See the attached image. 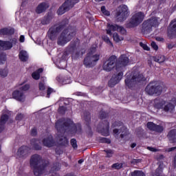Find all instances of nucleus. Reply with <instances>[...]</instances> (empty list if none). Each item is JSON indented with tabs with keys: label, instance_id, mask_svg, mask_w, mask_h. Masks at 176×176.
<instances>
[{
	"label": "nucleus",
	"instance_id": "1",
	"mask_svg": "<svg viewBox=\"0 0 176 176\" xmlns=\"http://www.w3.org/2000/svg\"><path fill=\"white\" fill-rule=\"evenodd\" d=\"M69 21H63L59 24H55L51 26L47 33V36L50 41H56L57 35L60 34L57 39V45L59 46H65L68 42L72 41L74 36L76 35V28L74 26H68Z\"/></svg>",
	"mask_w": 176,
	"mask_h": 176
},
{
	"label": "nucleus",
	"instance_id": "2",
	"mask_svg": "<svg viewBox=\"0 0 176 176\" xmlns=\"http://www.w3.org/2000/svg\"><path fill=\"white\" fill-rule=\"evenodd\" d=\"M30 164V168L33 170L34 175L41 176L46 171V168L49 167L50 162L47 160H44L42 162V157L38 154H34L31 156Z\"/></svg>",
	"mask_w": 176,
	"mask_h": 176
},
{
	"label": "nucleus",
	"instance_id": "3",
	"mask_svg": "<svg viewBox=\"0 0 176 176\" xmlns=\"http://www.w3.org/2000/svg\"><path fill=\"white\" fill-rule=\"evenodd\" d=\"M127 64H129V57H127L126 55H121L120 58H118V60L116 62V71L117 72H119L116 76H113L108 82L109 87H115L120 80H122V78H123V68H125L126 66H127Z\"/></svg>",
	"mask_w": 176,
	"mask_h": 176
},
{
	"label": "nucleus",
	"instance_id": "4",
	"mask_svg": "<svg viewBox=\"0 0 176 176\" xmlns=\"http://www.w3.org/2000/svg\"><path fill=\"white\" fill-rule=\"evenodd\" d=\"M55 127L58 131V133H66L67 130H69L72 133V134H76L78 132V129L82 130L80 125L77 126L74 121L71 119L67 118H60L58 120V121L55 124Z\"/></svg>",
	"mask_w": 176,
	"mask_h": 176
},
{
	"label": "nucleus",
	"instance_id": "5",
	"mask_svg": "<svg viewBox=\"0 0 176 176\" xmlns=\"http://www.w3.org/2000/svg\"><path fill=\"white\" fill-rule=\"evenodd\" d=\"M146 81V78L142 74H135V73H129L126 74V79L124 80L125 86L128 87V89H133V87H135L136 85H140V83H144V82Z\"/></svg>",
	"mask_w": 176,
	"mask_h": 176
},
{
	"label": "nucleus",
	"instance_id": "6",
	"mask_svg": "<svg viewBox=\"0 0 176 176\" xmlns=\"http://www.w3.org/2000/svg\"><path fill=\"white\" fill-rule=\"evenodd\" d=\"M145 91L148 96H160L163 93V87L157 81H151L146 85Z\"/></svg>",
	"mask_w": 176,
	"mask_h": 176
},
{
	"label": "nucleus",
	"instance_id": "7",
	"mask_svg": "<svg viewBox=\"0 0 176 176\" xmlns=\"http://www.w3.org/2000/svg\"><path fill=\"white\" fill-rule=\"evenodd\" d=\"M144 19H145L144 12H138L134 14L129 22L126 24V28H135V27H138L144 21Z\"/></svg>",
	"mask_w": 176,
	"mask_h": 176
},
{
	"label": "nucleus",
	"instance_id": "8",
	"mask_svg": "<svg viewBox=\"0 0 176 176\" xmlns=\"http://www.w3.org/2000/svg\"><path fill=\"white\" fill-rule=\"evenodd\" d=\"M79 43V39L76 38V40L72 41L66 48L67 53L72 54V57L76 59L80 57V50L78 51Z\"/></svg>",
	"mask_w": 176,
	"mask_h": 176
},
{
	"label": "nucleus",
	"instance_id": "9",
	"mask_svg": "<svg viewBox=\"0 0 176 176\" xmlns=\"http://www.w3.org/2000/svg\"><path fill=\"white\" fill-rule=\"evenodd\" d=\"M115 16L117 21H119L120 23L124 21V20H126L129 16H130L129 7L124 4L120 5L118 8Z\"/></svg>",
	"mask_w": 176,
	"mask_h": 176
},
{
	"label": "nucleus",
	"instance_id": "10",
	"mask_svg": "<svg viewBox=\"0 0 176 176\" xmlns=\"http://www.w3.org/2000/svg\"><path fill=\"white\" fill-rule=\"evenodd\" d=\"M159 20L156 17H151L146 21H144L142 23V28L144 32L148 34L152 31V28L155 27V28L159 27Z\"/></svg>",
	"mask_w": 176,
	"mask_h": 176
},
{
	"label": "nucleus",
	"instance_id": "11",
	"mask_svg": "<svg viewBox=\"0 0 176 176\" xmlns=\"http://www.w3.org/2000/svg\"><path fill=\"white\" fill-rule=\"evenodd\" d=\"M98 60H100V54L93 55L91 53H88L84 58L83 64L85 68H93L97 64Z\"/></svg>",
	"mask_w": 176,
	"mask_h": 176
},
{
	"label": "nucleus",
	"instance_id": "12",
	"mask_svg": "<svg viewBox=\"0 0 176 176\" xmlns=\"http://www.w3.org/2000/svg\"><path fill=\"white\" fill-rule=\"evenodd\" d=\"M117 57L115 55L111 56L108 59H106L103 62L102 69L107 72H111L113 68H116Z\"/></svg>",
	"mask_w": 176,
	"mask_h": 176
},
{
	"label": "nucleus",
	"instance_id": "13",
	"mask_svg": "<svg viewBox=\"0 0 176 176\" xmlns=\"http://www.w3.org/2000/svg\"><path fill=\"white\" fill-rule=\"evenodd\" d=\"M97 131L104 137L109 135V122L104 120L100 123L97 127Z\"/></svg>",
	"mask_w": 176,
	"mask_h": 176
},
{
	"label": "nucleus",
	"instance_id": "14",
	"mask_svg": "<svg viewBox=\"0 0 176 176\" xmlns=\"http://www.w3.org/2000/svg\"><path fill=\"white\" fill-rule=\"evenodd\" d=\"M113 134L117 140L119 138L123 139L124 137H127L130 133H129V129L126 126H122L120 129H114L113 130Z\"/></svg>",
	"mask_w": 176,
	"mask_h": 176
},
{
	"label": "nucleus",
	"instance_id": "15",
	"mask_svg": "<svg viewBox=\"0 0 176 176\" xmlns=\"http://www.w3.org/2000/svg\"><path fill=\"white\" fill-rule=\"evenodd\" d=\"M146 127L150 130V131H155V133H162L164 131V127L162 125H157L153 122H148L146 124Z\"/></svg>",
	"mask_w": 176,
	"mask_h": 176
},
{
	"label": "nucleus",
	"instance_id": "16",
	"mask_svg": "<svg viewBox=\"0 0 176 176\" xmlns=\"http://www.w3.org/2000/svg\"><path fill=\"white\" fill-rule=\"evenodd\" d=\"M176 36V20L172 21L168 27V36L173 39Z\"/></svg>",
	"mask_w": 176,
	"mask_h": 176
},
{
	"label": "nucleus",
	"instance_id": "17",
	"mask_svg": "<svg viewBox=\"0 0 176 176\" xmlns=\"http://www.w3.org/2000/svg\"><path fill=\"white\" fill-rule=\"evenodd\" d=\"M31 151V148L27 146H21L17 151V155L22 159L25 157L28 153Z\"/></svg>",
	"mask_w": 176,
	"mask_h": 176
},
{
	"label": "nucleus",
	"instance_id": "18",
	"mask_svg": "<svg viewBox=\"0 0 176 176\" xmlns=\"http://www.w3.org/2000/svg\"><path fill=\"white\" fill-rule=\"evenodd\" d=\"M12 98L16 101H20L21 102H24L25 101V96L24 93L21 91L15 90L12 92Z\"/></svg>",
	"mask_w": 176,
	"mask_h": 176
},
{
	"label": "nucleus",
	"instance_id": "19",
	"mask_svg": "<svg viewBox=\"0 0 176 176\" xmlns=\"http://www.w3.org/2000/svg\"><path fill=\"white\" fill-rule=\"evenodd\" d=\"M56 142L52 135H50L43 140V144L44 146H47V148H52V146H54Z\"/></svg>",
	"mask_w": 176,
	"mask_h": 176
},
{
	"label": "nucleus",
	"instance_id": "20",
	"mask_svg": "<svg viewBox=\"0 0 176 176\" xmlns=\"http://www.w3.org/2000/svg\"><path fill=\"white\" fill-rule=\"evenodd\" d=\"M47 9H49V3L42 2L36 7V13H37V14H41V13H44V12H46Z\"/></svg>",
	"mask_w": 176,
	"mask_h": 176
},
{
	"label": "nucleus",
	"instance_id": "21",
	"mask_svg": "<svg viewBox=\"0 0 176 176\" xmlns=\"http://www.w3.org/2000/svg\"><path fill=\"white\" fill-rule=\"evenodd\" d=\"M14 28H3L0 30V35H7L8 36H10V35H14Z\"/></svg>",
	"mask_w": 176,
	"mask_h": 176
},
{
	"label": "nucleus",
	"instance_id": "22",
	"mask_svg": "<svg viewBox=\"0 0 176 176\" xmlns=\"http://www.w3.org/2000/svg\"><path fill=\"white\" fill-rule=\"evenodd\" d=\"M70 9H72L70 8L69 6H68V4L66 3V1H65L62 6L60 7H59V8L57 10V14H58V16H62V14H64V13H65V12H68V10H69Z\"/></svg>",
	"mask_w": 176,
	"mask_h": 176
},
{
	"label": "nucleus",
	"instance_id": "23",
	"mask_svg": "<svg viewBox=\"0 0 176 176\" xmlns=\"http://www.w3.org/2000/svg\"><path fill=\"white\" fill-rule=\"evenodd\" d=\"M84 119H85L86 125L87 126L88 129L90 131V133L92 135L93 131H91V126H90V122H91V116L90 115V112H89V111L84 112Z\"/></svg>",
	"mask_w": 176,
	"mask_h": 176
},
{
	"label": "nucleus",
	"instance_id": "24",
	"mask_svg": "<svg viewBox=\"0 0 176 176\" xmlns=\"http://www.w3.org/2000/svg\"><path fill=\"white\" fill-rule=\"evenodd\" d=\"M167 138L168 139L170 144L176 143V129H171L167 135Z\"/></svg>",
	"mask_w": 176,
	"mask_h": 176
},
{
	"label": "nucleus",
	"instance_id": "25",
	"mask_svg": "<svg viewBox=\"0 0 176 176\" xmlns=\"http://www.w3.org/2000/svg\"><path fill=\"white\" fill-rule=\"evenodd\" d=\"M12 47H13L10 41H3L0 40V49H2V50H10Z\"/></svg>",
	"mask_w": 176,
	"mask_h": 176
},
{
	"label": "nucleus",
	"instance_id": "26",
	"mask_svg": "<svg viewBox=\"0 0 176 176\" xmlns=\"http://www.w3.org/2000/svg\"><path fill=\"white\" fill-rule=\"evenodd\" d=\"M38 141L36 138L30 140V145L34 151H42V146L39 145Z\"/></svg>",
	"mask_w": 176,
	"mask_h": 176
},
{
	"label": "nucleus",
	"instance_id": "27",
	"mask_svg": "<svg viewBox=\"0 0 176 176\" xmlns=\"http://www.w3.org/2000/svg\"><path fill=\"white\" fill-rule=\"evenodd\" d=\"M19 58L23 63H26L29 58L28 53L25 50H21L19 54Z\"/></svg>",
	"mask_w": 176,
	"mask_h": 176
},
{
	"label": "nucleus",
	"instance_id": "28",
	"mask_svg": "<svg viewBox=\"0 0 176 176\" xmlns=\"http://www.w3.org/2000/svg\"><path fill=\"white\" fill-rule=\"evenodd\" d=\"M52 20H53V15L52 13H48V14L45 16L41 20V24H43V25H47V24H50Z\"/></svg>",
	"mask_w": 176,
	"mask_h": 176
},
{
	"label": "nucleus",
	"instance_id": "29",
	"mask_svg": "<svg viewBox=\"0 0 176 176\" xmlns=\"http://www.w3.org/2000/svg\"><path fill=\"white\" fill-rule=\"evenodd\" d=\"M69 144V140H68V138H67L66 136H62L59 138V145L60 146H67Z\"/></svg>",
	"mask_w": 176,
	"mask_h": 176
},
{
	"label": "nucleus",
	"instance_id": "30",
	"mask_svg": "<svg viewBox=\"0 0 176 176\" xmlns=\"http://www.w3.org/2000/svg\"><path fill=\"white\" fill-rule=\"evenodd\" d=\"M135 133L138 138H142L145 135V131L141 126L136 129Z\"/></svg>",
	"mask_w": 176,
	"mask_h": 176
},
{
	"label": "nucleus",
	"instance_id": "31",
	"mask_svg": "<svg viewBox=\"0 0 176 176\" xmlns=\"http://www.w3.org/2000/svg\"><path fill=\"white\" fill-rule=\"evenodd\" d=\"M154 61H155V63L162 64V63H164L166 61V56L164 55L156 56L154 57Z\"/></svg>",
	"mask_w": 176,
	"mask_h": 176
},
{
	"label": "nucleus",
	"instance_id": "32",
	"mask_svg": "<svg viewBox=\"0 0 176 176\" xmlns=\"http://www.w3.org/2000/svg\"><path fill=\"white\" fill-rule=\"evenodd\" d=\"M164 105H166V101L165 100H160L157 102H155L154 104L155 108L157 109H163L164 107Z\"/></svg>",
	"mask_w": 176,
	"mask_h": 176
},
{
	"label": "nucleus",
	"instance_id": "33",
	"mask_svg": "<svg viewBox=\"0 0 176 176\" xmlns=\"http://www.w3.org/2000/svg\"><path fill=\"white\" fill-rule=\"evenodd\" d=\"M175 108V106L172 103H168L166 105L164 106V112H168L173 111Z\"/></svg>",
	"mask_w": 176,
	"mask_h": 176
},
{
	"label": "nucleus",
	"instance_id": "34",
	"mask_svg": "<svg viewBox=\"0 0 176 176\" xmlns=\"http://www.w3.org/2000/svg\"><path fill=\"white\" fill-rule=\"evenodd\" d=\"M80 0H66L65 2L68 4V6L72 9L76 3H79Z\"/></svg>",
	"mask_w": 176,
	"mask_h": 176
},
{
	"label": "nucleus",
	"instance_id": "35",
	"mask_svg": "<svg viewBox=\"0 0 176 176\" xmlns=\"http://www.w3.org/2000/svg\"><path fill=\"white\" fill-rule=\"evenodd\" d=\"M124 167V163H115L111 165L112 168H115V170H120Z\"/></svg>",
	"mask_w": 176,
	"mask_h": 176
},
{
	"label": "nucleus",
	"instance_id": "36",
	"mask_svg": "<svg viewBox=\"0 0 176 176\" xmlns=\"http://www.w3.org/2000/svg\"><path fill=\"white\" fill-rule=\"evenodd\" d=\"M61 169V166L58 162H54L52 166L51 167L52 171H60Z\"/></svg>",
	"mask_w": 176,
	"mask_h": 176
},
{
	"label": "nucleus",
	"instance_id": "37",
	"mask_svg": "<svg viewBox=\"0 0 176 176\" xmlns=\"http://www.w3.org/2000/svg\"><path fill=\"white\" fill-rule=\"evenodd\" d=\"M8 120H9V116L8 114L1 115L0 118V123L5 125L6 124V122H8Z\"/></svg>",
	"mask_w": 176,
	"mask_h": 176
},
{
	"label": "nucleus",
	"instance_id": "38",
	"mask_svg": "<svg viewBox=\"0 0 176 176\" xmlns=\"http://www.w3.org/2000/svg\"><path fill=\"white\" fill-rule=\"evenodd\" d=\"M129 176H146L142 170H134L131 172Z\"/></svg>",
	"mask_w": 176,
	"mask_h": 176
},
{
	"label": "nucleus",
	"instance_id": "39",
	"mask_svg": "<svg viewBox=\"0 0 176 176\" xmlns=\"http://www.w3.org/2000/svg\"><path fill=\"white\" fill-rule=\"evenodd\" d=\"M102 39L107 43V45H110V46H113V44L112 43V41L109 39V37L107 35L102 36Z\"/></svg>",
	"mask_w": 176,
	"mask_h": 176
},
{
	"label": "nucleus",
	"instance_id": "40",
	"mask_svg": "<svg viewBox=\"0 0 176 176\" xmlns=\"http://www.w3.org/2000/svg\"><path fill=\"white\" fill-rule=\"evenodd\" d=\"M99 142H100V144H111V139L100 137L99 138Z\"/></svg>",
	"mask_w": 176,
	"mask_h": 176
},
{
	"label": "nucleus",
	"instance_id": "41",
	"mask_svg": "<svg viewBox=\"0 0 176 176\" xmlns=\"http://www.w3.org/2000/svg\"><path fill=\"white\" fill-rule=\"evenodd\" d=\"M103 151H104L107 154L106 157H112L115 153V151H113L112 149H104Z\"/></svg>",
	"mask_w": 176,
	"mask_h": 176
},
{
	"label": "nucleus",
	"instance_id": "42",
	"mask_svg": "<svg viewBox=\"0 0 176 176\" xmlns=\"http://www.w3.org/2000/svg\"><path fill=\"white\" fill-rule=\"evenodd\" d=\"M100 10L104 16H111V12L107 10L105 6H102L100 8Z\"/></svg>",
	"mask_w": 176,
	"mask_h": 176
},
{
	"label": "nucleus",
	"instance_id": "43",
	"mask_svg": "<svg viewBox=\"0 0 176 176\" xmlns=\"http://www.w3.org/2000/svg\"><path fill=\"white\" fill-rule=\"evenodd\" d=\"M113 38L115 42H120V41H123V37H120L118 33H114L113 34Z\"/></svg>",
	"mask_w": 176,
	"mask_h": 176
},
{
	"label": "nucleus",
	"instance_id": "44",
	"mask_svg": "<svg viewBox=\"0 0 176 176\" xmlns=\"http://www.w3.org/2000/svg\"><path fill=\"white\" fill-rule=\"evenodd\" d=\"M119 27H120V25H118L116 24L111 25L109 23L107 25V28H110V30H111V31H118Z\"/></svg>",
	"mask_w": 176,
	"mask_h": 176
},
{
	"label": "nucleus",
	"instance_id": "45",
	"mask_svg": "<svg viewBox=\"0 0 176 176\" xmlns=\"http://www.w3.org/2000/svg\"><path fill=\"white\" fill-rule=\"evenodd\" d=\"M123 126H124L123 123L121 121H116L111 125V127L113 129H115V127H123Z\"/></svg>",
	"mask_w": 176,
	"mask_h": 176
},
{
	"label": "nucleus",
	"instance_id": "46",
	"mask_svg": "<svg viewBox=\"0 0 176 176\" xmlns=\"http://www.w3.org/2000/svg\"><path fill=\"white\" fill-rule=\"evenodd\" d=\"M70 144L73 149H78V143H77L76 139L75 138L71 139Z\"/></svg>",
	"mask_w": 176,
	"mask_h": 176
},
{
	"label": "nucleus",
	"instance_id": "47",
	"mask_svg": "<svg viewBox=\"0 0 176 176\" xmlns=\"http://www.w3.org/2000/svg\"><path fill=\"white\" fill-rule=\"evenodd\" d=\"M6 61V55L3 52H0V64H5Z\"/></svg>",
	"mask_w": 176,
	"mask_h": 176
},
{
	"label": "nucleus",
	"instance_id": "48",
	"mask_svg": "<svg viewBox=\"0 0 176 176\" xmlns=\"http://www.w3.org/2000/svg\"><path fill=\"white\" fill-rule=\"evenodd\" d=\"M32 77L33 78V79H34L35 80H39V79H41V74H39V73L36 72H34L32 74Z\"/></svg>",
	"mask_w": 176,
	"mask_h": 176
},
{
	"label": "nucleus",
	"instance_id": "49",
	"mask_svg": "<svg viewBox=\"0 0 176 176\" xmlns=\"http://www.w3.org/2000/svg\"><path fill=\"white\" fill-rule=\"evenodd\" d=\"M58 112L61 115H65V112H67V108L64 106H60L58 108Z\"/></svg>",
	"mask_w": 176,
	"mask_h": 176
},
{
	"label": "nucleus",
	"instance_id": "50",
	"mask_svg": "<svg viewBox=\"0 0 176 176\" xmlns=\"http://www.w3.org/2000/svg\"><path fill=\"white\" fill-rule=\"evenodd\" d=\"M108 116V113L101 110L100 112L99 118L100 119H105Z\"/></svg>",
	"mask_w": 176,
	"mask_h": 176
},
{
	"label": "nucleus",
	"instance_id": "51",
	"mask_svg": "<svg viewBox=\"0 0 176 176\" xmlns=\"http://www.w3.org/2000/svg\"><path fill=\"white\" fill-rule=\"evenodd\" d=\"M0 76H2L3 78H6V76H8V70L0 69Z\"/></svg>",
	"mask_w": 176,
	"mask_h": 176
},
{
	"label": "nucleus",
	"instance_id": "52",
	"mask_svg": "<svg viewBox=\"0 0 176 176\" xmlns=\"http://www.w3.org/2000/svg\"><path fill=\"white\" fill-rule=\"evenodd\" d=\"M140 46L144 49V50H146L147 52H149L151 50V48L148 47V45L142 42L140 43Z\"/></svg>",
	"mask_w": 176,
	"mask_h": 176
},
{
	"label": "nucleus",
	"instance_id": "53",
	"mask_svg": "<svg viewBox=\"0 0 176 176\" xmlns=\"http://www.w3.org/2000/svg\"><path fill=\"white\" fill-rule=\"evenodd\" d=\"M118 31L122 35H126V34L127 33V31L126 30V29H124V28H123L122 26H119Z\"/></svg>",
	"mask_w": 176,
	"mask_h": 176
},
{
	"label": "nucleus",
	"instance_id": "54",
	"mask_svg": "<svg viewBox=\"0 0 176 176\" xmlns=\"http://www.w3.org/2000/svg\"><path fill=\"white\" fill-rule=\"evenodd\" d=\"M38 89L41 91H43L46 89V86L45 85V83L41 82L38 83Z\"/></svg>",
	"mask_w": 176,
	"mask_h": 176
},
{
	"label": "nucleus",
	"instance_id": "55",
	"mask_svg": "<svg viewBox=\"0 0 176 176\" xmlns=\"http://www.w3.org/2000/svg\"><path fill=\"white\" fill-rule=\"evenodd\" d=\"M30 134L32 137H36L38 135V131L36 130V128L34 127L31 130Z\"/></svg>",
	"mask_w": 176,
	"mask_h": 176
},
{
	"label": "nucleus",
	"instance_id": "56",
	"mask_svg": "<svg viewBox=\"0 0 176 176\" xmlns=\"http://www.w3.org/2000/svg\"><path fill=\"white\" fill-rule=\"evenodd\" d=\"M142 162V160L141 159H133L131 161V164H138V163H141Z\"/></svg>",
	"mask_w": 176,
	"mask_h": 176
},
{
	"label": "nucleus",
	"instance_id": "57",
	"mask_svg": "<svg viewBox=\"0 0 176 176\" xmlns=\"http://www.w3.org/2000/svg\"><path fill=\"white\" fill-rule=\"evenodd\" d=\"M21 90L23 91H27V90H30V85L25 84V85L21 87Z\"/></svg>",
	"mask_w": 176,
	"mask_h": 176
},
{
	"label": "nucleus",
	"instance_id": "58",
	"mask_svg": "<svg viewBox=\"0 0 176 176\" xmlns=\"http://www.w3.org/2000/svg\"><path fill=\"white\" fill-rule=\"evenodd\" d=\"M53 92V89H52L51 87H48L47 90V98H50V94H52Z\"/></svg>",
	"mask_w": 176,
	"mask_h": 176
},
{
	"label": "nucleus",
	"instance_id": "59",
	"mask_svg": "<svg viewBox=\"0 0 176 176\" xmlns=\"http://www.w3.org/2000/svg\"><path fill=\"white\" fill-rule=\"evenodd\" d=\"M151 47H153L154 50H159V46H157V44H156L155 41L151 42Z\"/></svg>",
	"mask_w": 176,
	"mask_h": 176
},
{
	"label": "nucleus",
	"instance_id": "60",
	"mask_svg": "<svg viewBox=\"0 0 176 176\" xmlns=\"http://www.w3.org/2000/svg\"><path fill=\"white\" fill-rule=\"evenodd\" d=\"M55 152L56 155H63V153H64V151L60 148H56Z\"/></svg>",
	"mask_w": 176,
	"mask_h": 176
},
{
	"label": "nucleus",
	"instance_id": "61",
	"mask_svg": "<svg viewBox=\"0 0 176 176\" xmlns=\"http://www.w3.org/2000/svg\"><path fill=\"white\" fill-rule=\"evenodd\" d=\"M23 118H24V116L21 113L16 115L15 119L16 120H22Z\"/></svg>",
	"mask_w": 176,
	"mask_h": 176
},
{
	"label": "nucleus",
	"instance_id": "62",
	"mask_svg": "<svg viewBox=\"0 0 176 176\" xmlns=\"http://www.w3.org/2000/svg\"><path fill=\"white\" fill-rule=\"evenodd\" d=\"M10 43H12V47H13V45H16L17 44V38H13L10 40Z\"/></svg>",
	"mask_w": 176,
	"mask_h": 176
},
{
	"label": "nucleus",
	"instance_id": "63",
	"mask_svg": "<svg viewBox=\"0 0 176 176\" xmlns=\"http://www.w3.org/2000/svg\"><path fill=\"white\" fill-rule=\"evenodd\" d=\"M176 45L175 44H168L167 45V48L169 50H171V49H173V47H175Z\"/></svg>",
	"mask_w": 176,
	"mask_h": 176
},
{
	"label": "nucleus",
	"instance_id": "64",
	"mask_svg": "<svg viewBox=\"0 0 176 176\" xmlns=\"http://www.w3.org/2000/svg\"><path fill=\"white\" fill-rule=\"evenodd\" d=\"M173 164L174 168H176V155H175V157H174V158H173Z\"/></svg>",
	"mask_w": 176,
	"mask_h": 176
}]
</instances>
